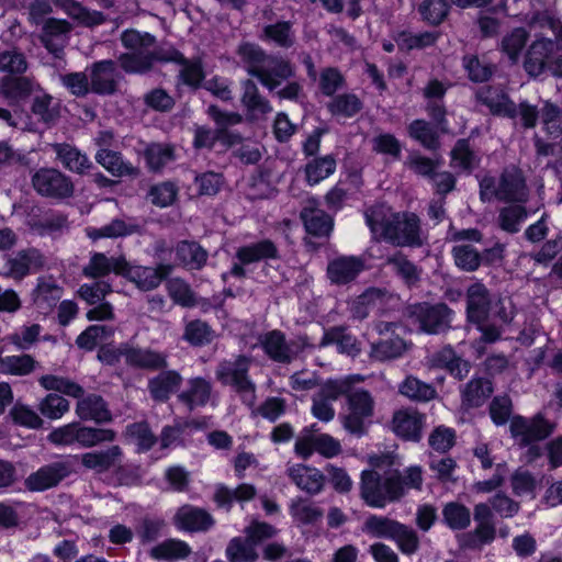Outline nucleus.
I'll return each instance as SVG.
<instances>
[{
	"mask_svg": "<svg viewBox=\"0 0 562 562\" xmlns=\"http://www.w3.org/2000/svg\"><path fill=\"white\" fill-rule=\"evenodd\" d=\"M121 42L131 50L119 58L122 69L128 74L143 75L151 71L157 63H176L180 65L178 85L196 90L205 78L200 58L188 59L173 47L157 46L156 37L149 33L126 30Z\"/></svg>",
	"mask_w": 562,
	"mask_h": 562,
	"instance_id": "obj_1",
	"label": "nucleus"
},
{
	"mask_svg": "<svg viewBox=\"0 0 562 562\" xmlns=\"http://www.w3.org/2000/svg\"><path fill=\"white\" fill-rule=\"evenodd\" d=\"M423 470L412 465L402 472L393 470L381 475L378 471L367 470L361 474L360 495L364 503L374 508H383L400 501L408 490H420Z\"/></svg>",
	"mask_w": 562,
	"mask_h": 562,
	"instance_id": "obj_2",
	"label": "nucleus"
},
{
	"mask_svg": "<svg viewBox=\"0 0 562 562\" xmlns=\"http://www.w3.org/2000/svg\"><path fill=\"white\" fill-rule=\"evenodd\" d=\"M366 223L374 236L397 247H420L423 245L420 220L415 213L398 212L383 204L364 211Z\"/></svg>",
	"mask_w": 562,
	"mask_h": 562,
	"instance_id": "obj_3",
	"label": "nucleus"
},
{
	"mask_svg": "<svg viewBox=\"0 0 562 562\" xmlns=\"http://www.w3.org/2000/svg\"><path fill=\"white\" fill-rule=\"evenodd\" d=\"M237 54L247 72L256 77L269 91H274L282 81L294 76L291 63L282 57L268 55L259 45L243 43Z\"/></svg>",
	"mask_w": 562,
	"mask_h": 562,
	"instance_id": "obj_4",
	"label": "nucleus"
},
{
	"mask_svg": "<svg viewBox=\"0 0 562 562\" xmlns=\"http://www.w3.org/2000/svg\"><path fill=\"white\" fill-rule=\"evenodd\" d=\"M480 196L484 202L493 199L503 202H526L528 188L522 171L510 166L503 170L499 178L483 177L480 181Z\"/></svg>",
	"mask_w": 562,
	"mask_h": 562,
	"instance_id": "obj_5",
	"label": "nucleus"
},
{
	"mask_svg": "<svg viewBox=\"0 0 562 562\" xmlns=\"http://www.w3.org/2000/svg\"><path fill=\"white\" fill-rule=\"evenodd\" d=\"M250 359L239 355L233 360H224L215 370L216 379L224 385H231L248 406L256 400V385L249 379Z\"/></svg>",
	"mask_w": 562,
	"mask_h": 562,
	"instance_id": "obj_6",
	"label": "nucleus"
},
{
	"mask_svg": "<svg viewBox=\"0 0 562 562\" xmlns=\"http://www.w3.org/2000/svg\"><path fill=\"white\" fill-rule=\"evenodd\" d=\"M453 315L446 304L418 303L407 307V316L418 329L427 334H439L450 327Z\"/></svg>",
	"mask_w": 562,
	"mask_h": 562,
	"instance_id": "obj_7",
	"label": "nucleus"
},
{
	"mask_svg": "<svg viewBox=\"0 0 562 562\" xmlns=\"http://www.w3.org/2000/svg\"><path fill=\"white\" fill-rule=\"evenodd\" d=\"M554 428V423L544 418L541 413L530 418L520 415L514 416L509 424L512 437L521 447L547 439Z\"/></svg>",
	"mask_w": 562,
	"mask_h": 562,
	"instance_id": "obj_8",
	"label": "nucleus"
},
{
	"mask_svg": "<svg viewBox=\"0 0 562 562\" xmlns=\"http://www.w3.org/2000/svg\"><path fill=\"white\" fill-rule=\"evenodd\" d=\"M473 517L476 526L472 531L459 537L461 548L482 549L484 546L492 543L496 537V528L493 521L494 514L488 504H476L473 509Z\"/></svg>",
	"mask_w": 562,
	"mask_h": 562,
	"instance_id": "obj_9",
	"label": "nucleus"
},
{
	"mask_svg": "<svg viewBox=\"0 0 562 562\" xmlns=\"http://www.w3.org/2000/svg\"><path fill=\"white\" fill-rule=\"evenodd\" d=\"M32 186L42 196L63 200L72 196L75 191L70 177L55 168H41L32 176Z\"/></svg>",
	"mask_w": 562,
	"mask_h": 562,
	"instance_id": "obj_10",
	"label": "nucleus"
},
{
	"mask_svg": "<svg viewBox=\"0 0 562 562\" xmlns=\"http://www.w3.org/2000/svg\"><path fill=\"white\" fill-rule=\"evenodd\" d=\"M172 270L170 265L157 267L134 266L126 260L121 277L125 278L140 291H151L160 285Z\"/></svg>",
	"mask_w": 562,
	"mask_h": 562,
	"instance_id": "obj_11",
	"label": "nucleus"
},
{
	"mask_svg": "<svg viewBox=\"0 0 562 562\" xmlns=\"http://www.w3.org/2000/svg\"><path fill=\"white\" fill-rule=\"evenodd\" d=\"M124 362L135 369L158 371L168 366V356L150 348L123 346L119 349Z\"/></svg>",
	"mask_w": 562,
	"mask_h": 562,
	"instance_id": "obj_12",
	"label": "nucleus"
},
{
	"mask_svg": "<svg viewBox=\"0 0 562 562\" xmlns=\"http://www.w3.org/2000/svg\"><path fill=\"white\" fill-rule=\"evenodd\" d=\"M493 303L488 289L481 282H474L467 289V316L473 324L485 323Z\"/></svg>",
	"mask_w": 562,
	"mask_h": 562,
	"instance_id": "obj_13",
	"label": "nucleus"
},
{
	"mask_svg": "<svg viewBox=\"0 0 562 562\" xmlns=\"http://www.w3.org/2000/svg\"><path fill=\"white\" fill-rule=\"evenodd\" d=\"M364 260L356 256H339L328 262L327 277L333 284L346 285L364 270Z\"/></svg>",
	"mask_w": 562,
	"mask_h": 562,
	"instance_id": "obj_14",
	"label": "nucleus"
},
{
	"mask_svg": "<svg viewBox=\"0 0 562 562\" xmlns=\"http://www.w3.org/2000/svg\"><path fill=\"white\" fill-rule=\"evenodd\" d=\"M69 473L70 467L67 462H53L30 474L25 480V486L30 491H45L56 486Z\"/></svg>",
	"mask_w": 562,
	"mask_h": 562,
	"instance_id": "obj_15",
	"label": "nucleus"
},
{
	"mask_svg": "<svg viewBox=\"0 0 562 562\" xmlns=\"http://www.w3.org/2000/svg\"><path fill=\"white\" fill-rule=\"evenodd\" d=\"M425 416L419 412L405 408L394 413L392 429L401 438L417 442L422 439Z\"/></svg>",
	"mask_w": 562,
	"mask_h": 562,
	"instance_id": "obj_16",
	"label": "nucleus"
},
{
	"mask_svg": "<svg viewBox=\"0 0 562 562\" xmlns=\"http://www.w3.org/2000/svg\"><path fill=\"white\" fill-rule=\"evenodd\" d=\"M301 220L306 232L315 237H327L334 228L333 217L319 209L314 199L305 202L301 211Z\"/></svg>",
	"mask_w": 562,
	"mask_h": 562,
	"instance_id": "obj_17",
	"label": "nucleus"
},
{
	"mask_svg": "<svg viewBox=\"0 0 562 562\" xmlns=\"http://www.w3.org/2000/svg\"><path fill=\"white\" fill-rule=\"evenodd\" d=\"M70 31L71 25L66 20L47 19L43 26L41 41L49 53L57 58H61Z\"/></svg>",
	"mask_w": 562,
	"mask_h": 562,
	"instance_id": "obj_18",
	"label": "nucleus"
},
{
	"mask_svg": "<svg viewBox=\"0 0 562 562\" xmlns=\"http://www.w3.org/2000/svg\"><path fill=\"white\" fill-rule=\"evenodd\" d=\"M126 266L124 256H106L104 252L90 254L89 261L82 268V274L89 279H101L113 272L121 277Z\"/></svg>",
	"mask_w": 562,
	"mask_h": 562,
	"instance_id": "obj_19",
	"label": "nucleus"
},
{
	"mask_svg": "<svg viewBox=\"0 0 562 562\" xmlns=\"http://www.w3.org/2000/svg\"><path fill=\"white\" fill-rule=\"evenodd\" d=\"M214 519L205 509L192 505H183L173 516L175 526L183 531L201 532L214 525Z\"/></svg>",
	"mask_w": 562,
	"mask_h": 562,
	"instance_id": "obj_20",
	"label": "nucleus"
},
{
	"mask_svg": "<svg viewBox=\"0 0 562 562\" xmlns=\"http://www.w3.org/2000/svg\"><path fill=\"white\" fill-rule=\"evenodd\" d=\"M120 72L113 60H101L91 67V91L98 94H113L117 90Z\"/></svg>",
	"mask_w": 562,
	"mask_h": 562,
	"instance_id": "obj_21",
	"label": "nucleus"
},
{
	"mask_svg": "<svg viewBox=\"0 0 562 562\" xmlns=\"http://www.w3.org/2000/svg\"><path fill=\"white\" fill-rule=\"evenodd\" d=\"M555 48L553 40L539 37L529 46L525 61V70L532 77L541 75L546 69L549 70V57Z\"/></svg>",
	"mask_w": 562,
	"mask_h": 562,
	"instance_id": "obj_22",
	"label": "nucleus"
},
{
	"mask_svg": "<svg viewBox=\"0 0 562 562\" xmlns=\"http://www.w3.org/2000/svg\"><path fill=\"white\" fill-rule=\"evenodd\" d=\"M476 99L488 108L492 114L516 119L517 105L501 88L483 87L476 91Z\"/></svg>",
	"mask_w": 562,
	"mask_h": 562,
	"instance_id": "obj_23",
	"label": "nucleus"
},
{
	"mask_svg": "<svg viewBox=\"0 0 562 562\" xmlns=\"http://www.w3.org/2000/svg\"><path fill=\"white\" fill-rule=\"evenodd\" d=\"M63 288L53 277H40L31 293L33 305L43 314H48L59 302Z\"/></svg>",
	"mask_w": 562,
	"mask_h": 562,
	"instance_id": "obj_24",
	"label": "nucleus"
},
{
	"mask_svg": "<svg viewBox=\"0 0 562 562\" xmlns=\"http://www.w3.org/2000/svg\"><path fill=\"white\" fill-rule=\"evenodd\" d=\"M213 392L212 382L202 376L190 378L187 387L178 394V401L189 411L204 407L211 401Z\"/></svg>",
	"mask_w": 562,
	"mask_h": 562,
	"instance_id": "obj_25",
	"label": "nucleus"
},
{
	"mask_svg": "<svg viewBox=\"0 0 562 562\" xmlns=\"http://www.w3.org/2000/svg\"><path fill=\"white\" fill-rule=\"evenodd\" d=\"M260 344L266 355L280 363H290L297 353L293 350L294 342L288 344L284 334L278 329L265 334Z\"/></svg>",
	"mask_w": 562,
	"mask_h": 562,
	"instance_id": "obj_26",
	"label": "nucleus"
},
{
	"mask_svg": "<svg viewBox=\"0 0 562 562\" xmlns=\"http://www.w3.org/2000/svg\"><path fill=\"white\" fill-rule=\"evenodd\" d=\"M76 415L81 420H92L97 424L108 423L112 419L108 404L98 394H88L77 397Z\"/></svg>",
	"mask_w": 562,
	"mask_h": 562,
	"instance_id": "obj_27",
	"label": "nucleus"
},
{
	"mask_svg": "<svg viewBox=\"0 0 562 562\" xmlns=\"http://www.w3.org/2000/svg\"><path fill=\"white\" fill-rule=\"evenodd\" d=\"M291 481L308 494H318L325 483V475L316 468L304 464H293L286 470Z\"/></svg>",
	"mask_w": 562,
	"mask_h": 562,
	"instance_id": "obj_28",
	"label": "nucleus"
},
{
	"mask_svg": "<svg viewBox=\"0 0 562 562\" xmlns=\"http://www.w3.org/2000/svg\"><path fill=\"white\" fill-rule=\"evenodd\" d=\"M44 263L45 259L40 250L35 248L21 250L8 261L9 274L14 279H22L41 269Z\"/></svg>",
	"mask_w": 562,
	"mask_h": 562,
	"instance_id": "obj_29",
	"label": "nucleus"
},
{
	"mask_svg": "<svg viewBox=\"0 0 562 562\" xmlns=\"http://www.w3.org/2000/svg\"><path fill=\"white\" fill-rule=\"evenodd\" d=\"M123 451L119 446H112L106 450L86 452L81 456L85 468L103 473L122 462Z\"/></svg>",
	"mask_w": 562,
	"mask_h": 562,
	"instance_id": "obj_30",
	"label": "nucleus"
},
{
	"mask_svg": "<svg viewBox=\"0 0 562 562\" xmlns=\"http://www.w3.org/2000/svg\"><path fill=\"white\" fill-rule=\"evenodd\" d=\"M429 361L431 367L446 369L451 375L459 380L464 379L471 370V363L457 356L454 350L449 346L435 352Z\"/></svg>",
	"mask_w": 562,
	"mask_h": 562,
	"instance_id": "obj_31",
	"label": "nucleus"
},
{
	"mask_svg": "<svg viewBox=\"0 0 562 562\" xmlns=\"http://www.w3.org/2000/svg\"><path fill=\"white\" fill-rule=\"evenodd\" d=\"M182 383V376L175 370H165L148 381L150 396L158 402L167 401L170 395L178 391Z\"/></svg>",
	"mask_w": 562,
	"mask_h": 562,
	"instance_id": "obj_32",
	"label": "nucleus"
},
{
	"mask_svg": "<svg viewBox=\"0 0 562 562\" xmlns=\"http://www.w3.org/2000/svg\"><path fill=\"white\" fill-rule=\"evenodd\" d=\"M257 495V490L252 484L241 483L235 488L225 485H218L214 493V502L221 508L229 510L233 504L252 501Z\"/></svg>",
	"mask_w": 562,
	"mask_h": 562,
	"instance_id": "obj_33",
	"label": "nucleus"
},
{
	"mask_svg": "<svg viewBox=\"0 0 562 562\" xmlns=\"http://www.w3.org/2000/svg\"><path fill=\"white\" fill-rule=\"evenodd\" d=\"M493 393V385L488 379L472 378L461 389L462 406L474 408L482 406Z\"/></svg>",
	"mask_w": 562,
	"mask_h": 562,
	"instance_id": "obj_34",
	"label": "nucleus"
},
{
	"mask_svg": "<svg viewBox=\"0 0 562 562\" xmlns=\"http://www.w3.org/2000/svg\"><path fill=\"white\" fill-rule=\"evenodd\" d=\"M279 250L270 239H262L258 243L239 247L236 258L244 265L255 263L261 260L277 259Z\"/></svg>",
	"mask_w": 562,
	"mask_h": 562,
	"instance_id": "obj_35",
	"label": "nucleus"
},
{
	"mask_svg": "<svg viewBox=\"0 0 562 562\" xmlns=\"http://www.w3.org/2000/svg\"><path fill=\"white\" fill-rule=\"evenodd\" d=\"M40 88L38 83L27 77H4L0 82L1 94L11 101L25 99Z\"/></svg>",
	"mask_w": 562,
	"mask_h": 562,
	"instance_id": "obj_36",
	"label": "nucleus"
},
{
	"mask_svg": "<svg viewBox=\"0 0 562 562\" xmlns=\"http://www.w3.org/2000/svg\"><path fill=\"white\" fill-rule=\"evenodd\" d=\"M52 148L61 165L72 172L83 173L91 167V161L87 155L69 144H53Z\"/></svg>",
	"mask_w": 562,
	"mask_h": 562,
	"instance_id": "obj_37",
	"label": "nucleus"
},
{
	"mask_svg": "<svg viewBox=\"0 0 562 562\" xmlns=\"http://www.w3.org/2000/svg\"><path fill=\"white\" fill-rule=\"evenodd\" d=\"M38 362L30 353L0 357V374L26 376L33 373Z\"/></svg>",
	"mask_w": 562,
	"mask_h": 562,
	"instance_id": "obj_38",
	"label": "nucleus"
},
{
	"mask_svg": "<svg viewBox=\"0 0 562 562\" xmlns=\"http://www.w3.org/2000/svg\"><path fill=\"white\" fill-rule=\"evenodd\" d=\"M179 262L191 270H200L207 260V251L195 241H180L176 248Z\"/></svg>",
	"mask_w": 562,
	"mask_h": 562,
	"instance_id": "obj_39",
	"label": "nucleus"
},
{
	"mask_svg": "<svg viewBox=\"0 0 562 562\" xmlns=\"http://www.w3.org/2000/svg\"><path fill=\"white\" fill-rule=\"evenodd\" d=\"M38 384L52 393L58 392L70 397H81L85 390L74 380L56 374H43L37 379Z\"/></svg>",
	"mask_w": 562,
	"mask_h": 562,
	"instance_id": "obj_40",
	"label": "nucleus"
},
{
	"mask_svg": "<svg viewBox=\"0 0 562 562\" xmlns=\"http://www.w3.org/2000/svg\"><path fill=\"white\" fill-rule=\"evenodd\" d=\"M384 302V294L379 289H369L359 295L351 305L353 318L362 321L371 313L380 310Z\"/></svg>",
	"mask_w": 562,
	"mask_h": 562,
	"instance_id": "obj_41",
	"label": "nucleus"
},
{
	"mask_svg": "<svg viewBox=\"0 0 562 562\" xmlns=\"http://www.w3.org/2000/svg\"><path fill=\"white\" fill-rule=\"evenodd\" d=\"M406 350V344L400 336L380 339L371 344L370 358L384 362L400 358Z\"/></svg>",
	"mask_w": 562,
	"mask_h": 562,
	"instance_id": "obj_42",
	"label": "nucleus"
},
{
	"mask_svg": "<svg viewBox=\"0 0 562 562\" xmlns=\"http://www.w3.org/2000/svg\"><path fill=\"white\" fill-rule=\"evenodd\" d=\"M260 37L281 48H291L295 44V32L293 31L292 23L289 21L266 25Z\"/></svg>",
	"mask_w": 562,
	"mask_h": 562,
	"instance_id": "obj_43",
	"label": "nucleus"
},
{
	"mask_svg": "<svg viewBox=\"0 0 562 562\" xmlns=\"http://www.w3.org/2000/svg\"><path fill=\"white\" fill-rule=\"evenodd\" d=\"M480 158L468 139L457 140L451 150V167L463 172H471L479 166Z\"/></svg>",
	"mask_w": 562,
	"mask_h": 562,
	"instance_id": "obj_44",
	"label": "nucleus"
},
{
	"mask_svg": "<svg viewBox=\"0 0 562 562\" xmlns=\"http://www.w3.org/2000/svg\"><path fill=\"white\" fill-rule=\"evenodd\" d=\"M321 345H336L340 352L352 357L359 355L361 351L357 338L346 333L341 327H334L327 330L322 338Z\"/></svg>",
	"mask_w": 562,
	"mask_h": 562,
	"instance_id": "obj_45",
	"label": "nucleus"
},
{
	"mask_svg": "<svg viewBox=\"0 0 562 562\" xmlns=\"http://www.w3.org/2000/svg\"><path fill=\"white\" fill-rule=\"evenodd\" d=\"M42 331V325L37 323H27L10 334L7 337V340L18 350L25 351L33 348L40 341Z\"/></svg>",
	"mask_w": 562,
	"mask_h": 562,
	"instance_id": "obj_46",
	"label": "nucleus"
},
{
	"mask_svg": "<svg viewBox=\"0 0 562 562\" xmlns=\"http://www.w3.org/2000/svg\"><path fill=\"white\" fill-rule=\"evenodd\" d=\"M191 548L186 541L179 539L165 540L150 550V557L156 560L173 561L189 557Z\"/></svg>",
	"mask_w": 562,
	"mask_h": 562,
	"instance_id": "obj_47",
	"label": "nucleus"
},
{
	"mask_svg": "<svg viewBox=\"0 0 562 562\" xmlns=\"http://www.w3.org/2000/svg\"><path fill=\"white\" fill-rule=\"evenodd\" d=\"M241 103L251 113L268 114L272 112L270 102L260 94L256 83L247 79L243 82Z\"/></svg>",
	"mask_w": 562,
	"mask_h": 562,
	"instance_id": "obj_48",
	"label": "nucleus"
},
{
	"mask_svg": "<svg viewBox=\"0 0 562 562\" xmlns=\"http://www.w3.org/2000/svg\"><path fill=\"white\" fill-rule=\"evenodd\" d=\"M95 160L114 177L133 175L134 167L125 162L120 153L101 148L95 154Z\"/></svg>",
	"mask_w": 562,
	"mask_h": 562,
	"instance_id": "obj_49",
	"label": "nucleus"
},
{
	"mask_svg": "<svg viewBox=\"0 0 562 562\" xmlns=\"http://www.w3.org/2000/svg\"><path fill=\"white\" fill-rule=\"evenodd\" d=\"M336 170V159L333 155L317 157L305 166V177L310 186H315L328 178Z\"/></svg>",
	"mask_w": 562,
	"mask_h": 562,
	"instance_id": "obj_50",
	"label": "nucleus"
},
{
	"mask_svg": "<svg viewBox=\"0 0 562 562\" xmlns=\"http://www.w3.org/2000/svg\"><path fill=\"white\" fill-rule=\"evenodd\" d=\"M76 443L85 448L94 447L102 442H111L116 438L112 429L83 426L77 422Z\"/></svg>",
	"mask_w": 562,
	"mask_h": 562,
	"instance_id": "obj_51",
	"label": "nucleus"
},
{
	"mask_svg": "<svg viewBox=\"0 0 562 562\" xmlns=\"http://www.w3.org/2000/svg\"><path fill=\"white\" fill-rule=\"evenodd\" d=\"M32 112L46 124L54 123L59 116V105L50 94L40 90L35 93Z\"/></svg>",
	"mask_w": 562,
	"mask_h": 562,
	"instance_id": "obj_52",
	"label": "nucleus"
},
{
	"mask_svg": "<svg viewBox=\"0 0 562 562\" xmlns=\"http://www.w3.org/2000/svg\"><path fill=\"white\" fill-rule=\"evenodd\" d=\"M445 524L452 530H464L471 524L470 509L458 502H450L442 509Z\"/></svg>",
	"mask_w": 562,
	"mask_h": 562,
	"instance_id": "obj_53",
	"label": "nucleus"
},
{
	"mask_svg": "<svg viewBox=\"0 0 562 562\" xmlns=\"http://www.w3.org/2000/svg\"><path fill=\"white\" fill-rule=\"evenodd\" d=\"M400 393L411 400L428 402L436 397L435 387L418 380L415 376H407L400 385Z\"/></svg>",
	"mask_w": 562,
	"mask_h": 562,
	"instance_id": "obj_54",
	"label": "nucleus"
},
{
	"mask_svg": "<svg viewBox=\"0 0 562 562\" xmlns=\"http://www.w3.org/2000/svg\"><path fill=\"white\" fill-rule=\"evenodd\" d=\"M226 557L231 562H257L259 558L255 544L247 537L232 539L226 548Z\"/></svg>",
	"mask_w": 562,
	"mask_h": 562,
	"instance_id": "obj_55",
	"label": "nucleus"
},
{
	"mask_svg": "<svg viewBox=\"0 0 562 562\" xmlns=\"http://www.w3.org/2000/svg\"><path fill=\"white\" fill-rule=\"evenodd\" d=\"M400 524V521L384 516L371 515L364 521L363 530L372 537L392 540Z\"/></svg>",
	"mask_w": 562,
	"mask_h": 562,
	"instance_id": "obj_56",
	"label": "nucleus"
},
{
	"mask_svg": "<svg viewBox=\"0 0 562 562\" xmlns=\"http://www.w3.org/2000/svg\"><path fill=\"white\" fill-rule=\"evenodd\" d=\"M386 262L407 285L415 284L420 278V269L402 252L389 257Z\"/></svg>",
	"mask_w": 562,
	"mask_h": 562,
	"instance_id": "obj_57",
	"label": "nucleus"
},
{
	"mask_svg": "<svg viewBox=\"0 0 562 562\" xmlns=\"http://www.w3.org/2000/svg\"><path fill=\"white\" fill-rule=\"evenodd\" d=\"M362 380L363 378L360 375H349L341 380H330L322 386L315 396L322 397V400L333 404L342 394L349 393L353 382H360Z\"/></svg>",
	"mask_w": 562,
	"mask_h": 562,
	"instance_id": "obj_58",
	"label": "nucleus"
},
{
	"mask_svg": "<svg viewBox=\"0 0 562 562\" xmlns=\"http://www.w3.org/2000/svg\"><path fill=\"white\" fill-rule=\"evenodd\" d=\"M328 111L333 115L352 117L362 109V102L353 93H342L335 97L328 104Z\"/></svg>",
	"mask_w": 562,
	"mask_h": 562,
	"instance_id": "obj_59",
	"label": "nucleus"
},
{
	"mask_svg": "<svg viewBox=\"0 0 562 562\" xmlns=\"http://www.w3.org/2000/svg\"><path fill=\"white\" fill-rule=\"evenodd\" d=\"M452 256L458 268L464 271H475L483 260V256L470 244L456 245Z\"/></svg>",
	"mask_w": 562,
	"mask_h": 562,
	"instance_id": "obj_60",
	"label": "nucleus"
},
{
	"mask_svg": "<svg viewBox=\"0 0 562 562\" xmlns=\"http://www.w3.org/2000/svg\"><path fill=\"white\" fill-rule=\"evenodd\" d=\"M69 409V401L57 393H48L38 403V411L48 419H60Z\"/></svg>",
	"mask_w": 562,
	"mask_h": 562,
	"instance_id": "obj_61",
	"label": "nucleus"
},
{
	"mask_svg": "<svg viewBox=\"0 0 562 562\" xmlns=\"http://www.w3.org/2000/svg\"><path fill=\"white\" fill-rule=\"evenodd\" d=\"M408 134L427 149H436L439 146L436 128L424 120H415L408 126Z\"/></svg>",
	"mask_w": 562,
	"mask_h": 562,
	"instance_id": "obj_62",
	"label": "nucleus"
},
{
	"mask_svg": "<svg viewBox=\"0 0 562 562\" xmlns=\"http://www.w3.org/2000/svg\"><path fill=\"white\" fill-rule=\"evenodd\" d=\"M114 333L112 326L90 325L76 339L79 348L93 350L98 344L111 337Z\"/></svg>",
	"mask_w": 562,
	"mask_h": 562,
	"instance_id": "obj_63",
	"label": "nucleus"
},
{
	"mask_svg": "<svg viewBox=\"0 0 562 562\" xmlns=\"http://www.w3.org/2000/svg\"><path fill=\"white\" fill-rule=\"evenodd\" d=\"M528 37L529 33L524 27L514 29L503 37L501 43L502 52H504L513 63H516L522 48L526 46Z\"/></svg>",
	"mask_w": 562,
	"mask_h": 562,
	"instance_id": "obj_64",
	"label": "nucleus"
}]
</instances>
